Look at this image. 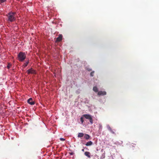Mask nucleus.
Here are the masks:
<instances>
[{"label": "nucleus", "mask_w": 159, "mask_h": 159, "mask_svg": "<svg viewBox=\"0 0 159 159\" xmlns=\"http://www.w3.org/2000/svg\"><path fill=\"white\" fill-rule=\"evenodd\" d=\"M62 35L61 34H59L58 37L57 38L56 41L60 42L62 39Z\"/></svg>", "instance_id": "obj_6"}, {"label": "nucleus", "mask_w": 159, "mask_h": 159, "mask_svg": "<svg viewBox=\"0 0 159 159\" xmlns=\"http://www.w3.org/2000/svg\"><path fill=\"white\" fill-rule=\"evenodd\" d=\"M7 0H0V2L1 3H2L6 2Z\"/></svg>", "instance_id": "obj_18"}, {"label": "nucleus", "mask_w": 159, "mask_h": 159, "mask_svg": "<svg viewBox=\"0 0 159 159\" xmlns=\"http://www.w3.org/2000/svg\"><path fill=\"white\" fill-rule=\"evenodd\" d=\"M11 66V64L10 63H8V64L7 66V68L9 69Z\"/></svg>", "instance_id": "obj_14"}, {"label": "nucleus", "mask_w": 159, "mask_h": 159, "mask_svg": "<svg viewBox=\"0 0 159 159\" xmlns=\"http://www.w3.org/2000/svg\"><path fill=\"white\" fill-rule=\"evenodd\" d=\"M84 138L86 140H88L90 139V136L88 134H84Z\"/></svg>", "instance_id": "obj_9"}, {"label": "nucleus", "mask_w": 159, "mask_h": 159, "mask_svg": "<svg viewBox=\"0 0 159 159\" xmlns=\"http://www.w3.org/2000/svg\"><path fill=\"white\" fill-rule=\"evenodd\" d=\"M80 121H81L82 123H83L84 122V120L83 117H81L80 118Z\"/></svg>", "instance_id": "obj_17"}, {"label": "nucleus", "mask_w": 159, "mask_h": 159, "mask_svg": "<svg viewBox=\"0 0 159 159\" xmlns=\"http://www.w3.org/2000/svg\"><path fill=\"white\" fill-rule=\"evenodd\" d=\"M69 154L71 155H73L74 154V153L73 152H69Z\"/></svg>", "instance_id": "obj_21"}, {"label": "nucleus", "mask_w": 159, "mask_h": 159, "mask_svg": "<svg viewBox=\"0 0 159 159\" xmlns=\"http://www.w3.org/2000/svg\"><path fill=\"white\" fill-rule=\"evenodd\" d=\"M27 72L28 74H36V71L33 70L32 68H31L27 70Z\"/></svg>", "instance_id": "obj_3"}, {"label": "nucleus", "mask_w": 159, "mask_h": 159, "mask_svg": "<svg viewBox=\"0 0 159 159\" xmlns=\"http://www.w3.org/2000/svg\"><path fill=\"white\" fill-rule=\"evenodd\" d=\"M94 71H92L90 74V76H92V77H93V76L94 75Z\"/></svg>", "instance_id": "obj_15"}, {"label": "nucleus", "mask_w": 159, "mask_h": 159, "mask_svg": "<svg viewBox=\"0 0 159 159\" xmlns=\"http://www.w3.org/2000/svg\"><path fill=\"white\" fill-rule=\"evenodd\" d=\"M29 63V61H27V62H26V63H25L24 65H23V66H25V67H26V66H27V65H28V63Z\"/></svg>", "instance_id": "obj_16"}, {"label": "nucleus", "mask_w": 159, "mask_h": 159, "mask_svg": "<svg viewBox=\"0 0 159 159\" xmlns=\"http://www.w3.org/2000/svg\"><path fill=\"white\" fill-rule=\"evenodd\" d=\"M60 140L61 141H64L65 140V139L63 138H60Z\"/></svg>", "instance_id": "obj_20"}, {"label": "nucleus", "mask_w": 159, "mask_h": 159, "mask_svg": "<svg viewBox=\"0 0 159 159\" xmlns=\"http://www.w3.org/2000/svg\"><path fill=\"white\" fill-rule=\"evenodd\" d=\"M87 70L89 71H90L92 70V69L89 68H88L87 69Z\"/></svg>", "instance_id": "obj_22"}, {"label": "nucleus", "mask_w": 159, "mask_h": 159, "mask_svg": "<svg viewBox=\"0 0 159 159\" xmlns=\"http://www.w3.org/2000/svg\"><path fill=\"white\" fill-rule=\"evenodd\" d=\"M89 120V121H90L91 124H93V118H92V116L91 117V118Z\"/></svg>", "instance_id": "obj_13"}, {"label": "nucleus", "mask_w": 159, "mask_h": 159, "mask_svg": "<svg viewBox=\"0 0 159 159\" xmlns=\"http://www.w3.org/2000/svg\"><path fill=\"white\" fill-rule=\"evenodd\" d=\"M18 58L20 61H23L26 58L25 53L22 52H20L18 55Z\"/></svg>", "instance_id": "obj_2"}, {"label": "nucleus", "mask_w": 159, "mask_h": 159, "mask_svg": "<svg viewBox=\"0 0 159 159\" xmlns=\"http://www.w3.org/2000/svg\"><path fill=\"white\" fill-rule=\"evenodd\" d=\"M106 94V92L105 91H100L98 92V95H104Z\"/></svg>", "instance_id": "obj_5"}, {"label": "nucleus", "mask_w": 159, "mask_h": 159, "mask_svg": "<svg viewBox=\"0 0 159 159\" xmlns=\"http://www.w3.org/2000/svg\"><path fill=\"white\" fill-rule=\"evenodd\" d=\"M83 116L86 119H89L91 117V116L89 114H84L83 115Z\"/></svg>", "instance_id": "obj_8"}, {"label": "nucleus", "mask_w": 159, "mask_h": 159, "mask_svg": "<svg viewBox=\"0 0 159 159\" xmlns=\"http://www.w3.org/2000/svg\"><path fill=\"white\" fill-rule=\"evenodd\" d=\"M108 129L111 132L112 130V129L111 127L110 126H108Z\"/></svg>", "instance_id": "obj_19"}, {"label": "nucleus", "mask_w": 159, "mask_h": 159, "mask_svg": "<svg viewBox=\"0 0 159 159\" xmlns=\"http://www.w3.org/2000/svg\"><path fill=\"white\" fill-rule=\"evenodd\" d=\"M100 128H102V125H100Z\"/></svg>", "instance_id": "obj_25"}, {"label": "nucleus", "mask_w": 159, "mask_h": 159, "mask_svg": "<svg viewBox=\"0 0 159 159\" xmlns=\"http://www.w3.org/2000/svg\"><path fill=\"white\" fill-rule=\"evenodd\" d=\"M93 144V142L91 141H89L88 142H87L85 144V145L86 146H90L92 145Z\"/></svg>", "instance_id": "obj_10"}, {"label": "nucleus", "mask_w": 159, "mask_h": 159, "mask_svg": "<svg viewBox=\"0 0 159 159\" xmlns=\"http://www.w3.org/2000/svg\"><path fill=\"white\" fill-rule=\"evenodd\" d=\"M84 155L89 158H91L90 153L89 152H84Z\"/></svg>", "instance_id": "obj_7"}, {"label": "nucleus", "mask_w": 159, "mask_h": 159, "mask_svg": "<svg viewBox=\"0 0 159 159\" xmlns=\"http://www.w3.org/2000/svg\"><path fill=\"white\" fill-rule=\"evenodd\" d=\"M28 103L31 105H34L35 104V102L33 101L32 98H30L28 100Z\"/></svg>", "instance_id": "obj_4"}, {"label": "nucleus", "mask_w": 159, "mask_h": 159, "mask_svg": "<svg viewBox=\"0 0 159 159\" xmlns=\"http://www.w3.org/2000/svg\"><path fill=\"white\" fill-rule=\"evenodd\" d=\"M111 132L112 133V134H115V132L114 131H113L112 130Z\"/></svg>", "instance_id": "obj_23"}, {"label": "nucleus", "mask_w": 159, "mask_h": 159, "mask_svg": "<svg viewBox=\"0 0 159 159\" xmlns=\"http://www.w3.org/2000/svg\"><path fill=\"white\" fill-rule=\"evenodd\" d=\"M84 134L82 133H79L78 134V137L79 138H81L84 135Z\"/></svg>", "instance_id": "obj_11"}, {"label": "nucleus", "mask_w": 159, "mask_h": 159, "mask_svg": "<svg viewBox=\"0 0 159 159\" xmlns=\"http://www.w3.org/2000/svg\"><path fill=\"white\" fill-rule=\"evenodd\" d=\"M16 12H10L9 13L7 16L8 20L10 22H13L16 20Z\"/></svg>", "instance_id": "obj_1"}, {"label": "nucleus", "mask_w": 159, "mask_h": 159, "mask_svg": "<svg viewBox=\"0 0 159 159\" xmlns=\"http://www.w3.org/2000/svg\"><path fill=\"white\" fill-rule=\"evenodd\" d=\"M93 90L95 92H97L98 91L97 87L96 86L94 87L93 88Z\"/></svg>", "instance_id": "obj_12"}, {"label": "nucleus", "mask_w": 159, "mask_h": 159, "mask_svg": "<svg viewBox=\"0 0 159 159\" xmlns=\"http://www.w3.org/2000/svg\"><path fill=\"white\" fill-rule=\"evenodd\" d=\"M82 151L83 152H84V149H82Z\"/></svg>", "instance_id": "obj_24"}]
</instances>
